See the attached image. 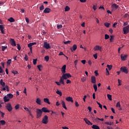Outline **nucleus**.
<instances>
[{
	"label": "nucleus",
	"mask_w": 129,
	"mask_h": 129,
	"mask_svg": "<svg viewBox=\"0 0 129 129\" xmlns=\"http://www.w3.org/2000/svg\"><path fill=\"white\" fill-rule=\"evenodd\" d=\"M113 40V36L111 35L110 36V42L111 43V42H112Z\"/></svg>",
	"instance_id": "864d4df0"
},
{
	"label": "nucleus",
	"mask_w": 129,
	"mask_h": 129,
	"mask_svg": "<svg viewBox=\"0 0 129 129\" xmlns=\"http://www.w3.org/2000/svg\"><path fill=\"white\" fill-rule=\"evenodd\" d=\"M120 58L122 61H125L127 58V54H121Z\"/></svg>",
	"instance_id": "1a4fd4ad"
},
{
	"label": "nucleus",
	"mask_w": 129,
	"mask_h": 129,
	"mask_svg": "<svg viewBox=\"0 0 129 129\" xmlns=\"http://www.w3.org/2000/svg\"><path fill=\"white\" fill-rule=\"evenodd\" d=\"M6 107L8 111H9V112H11V111L13 110V107L12 106V104H11V103H8L6 105Z\"/></svg>",
	"instance_id": "20e7f679"
},
{
	"label": "nucleus",
	"mask_w": 129,
	"mask_h": 129,
	"mask_svg": "<svg viewBox=\"0 0 129 129\" xmlns=\"http://www.w3.org/2000/svg\"><path fill=\"white\" fill-rule=\"evenodd\" d=\"M81 81L82 82H84L86 81V77H83V78L81 79Z\"/></svg>",
	"instance_id": "603ef678"
},
{
	"label": "nucleus",
	"mask_w": 129,
	"mask_h": 129,
	"mask_svg": "<svg viewBox=\"0 0 129 129\" xmlns=\"http://www.w3.org/2000/svg\"><path fill=\"white\" fill-rule=\"evenodd\" d=\"M0 73L4 74V70H3V68H2V67H0Z\"/></svg>",
	"instance_id": "3c124183"
},
{
	"label": "nucleus",
	"mask_w": 129,
	"mask_h": 129,
	"mask_svg": "<svg viewBox=\"0 0 129 129\" xmlns=\"http://www.w3.org/2000/svg\"><path fill=\"white\" fill-rule=\"evenodd\" d=\"M56 93H57V94H58V95H59L60 96H62V92H61V91L57 90L56 92Z\"/></svg>",
	"instance_id": "c85d7f7f"
},
{
	"label": "nucleus",
	"mask_w": 129,
	"mask_h": 129,
	"mask_svg": "<svg viewBox=\"0 0 129 129\" xmlns=\"http://www.w3.org/2000/svg\"><path fill=\"white\" fill-rule=\"evenodd\" d=\"M44 9H45V7H44V5H41V6L39 7V10H40V11H43V10H44Z\"/></svg>",
	"instance_id": "a19ab883"
},
{
	"label": "nucleus",
	"mask_w": 129,
	"mask_h": 129,
	"mask_svg": "<svg viewBox=\"0 0 129 129\" xmlns=\"http://www.w3.org/2000/svg\"><path fill=\"white\" fill-rule=\"evenodd\" d=\"M25 20H26V23H27V24H29V23H30L29 20V18H26Z\"/></svg>",
	"instance_id": "0e129e2a"
},
{
	"label": "nucleus",
	"mask_w": 129,
	"mask_h": 129,
	"mask_svg": "<svg viewBox=\"0 0 129 129\" xmlns=\"http://www.w3.org/2000/svg\"><path fill=\"white\" fill-rule=\"evenodd\" d=\"M94 51H100V52H101V51H102V47H101L99 45H96L94 47Z\"/></svg>",
	"instance_id": "423d86ee"
},
{
	"label": "nucleus",
	"mask_w": 129,
	"mask_h": 129,
	"mask_svg": "<svg viewBox=\"0 0 129 129\" xmlns=\"http://www.w3.org/2000/svg\"><path fill=\"white\" fill-rule=\"evenodd\" d=\"M43 47L45 48V49H48L51 48L50 46V44L48 43L47 42H45L43 43Z\"/></svg>",
	"instance_id": "6e6552de"
},
{
	"label": "nucleus",
	"mask_w": 129,
	"mask_h": 129,
	"mask_svg": "<svg viewBox=\"0 0 129 129\" xmlns=\"http://www.w3.org/2000/svg\"><path fill=\"white\" fill-rule=\"evenodd\" d=\"M97 104L99 105V107H100V108L101 109H102V105H101V104H100V103L98 102V101H96Z\"/></svg>",
	"instance_id": "4c0bfd02"
},
{
	"label": "nucleus",
	"mask_w": 129,
	"mask_h": 129,
	"mask_svg": "<svg viewBox=\"0 0 129 129\" xmlns=\"http://www.w3.org/2000/svg\"><path fill=\"white\" fill-rule=\"evenodd\" d=\"M93 9L94 11H96V9H97V8H96V6L93 5Z\"/></svg>",
	"instance_id": "774afa93"
},
{
	"label": "nucleus",
	"mask_w": 129,
	"mask_h": 129,
	"mask_svg": "<svg viewBox=\"0 0 129 129\" xmlns=\"http://www.w3.org/2000/svg\"><path fill=\"white\" fill-rule=\"evenodd\" d=\"M93 57L95 58V59H97V53L94 54Z\"/></svg>",
	"instance_id": "338daca9"
},
{
	"label": "nucleus",
	"mask_w": 129,
	"mask_h": 129,
	"mask_svg": "<svg viewBox=\"0 0 129 129\" xmlns=\"http://www.w3.org/2000/svg\"><path fill=\"white\" fill-rule=\"evenodd\" d=\"M66 100H67V101L73 102V99L71 97H68L66 98Z\"/></svg>",
	"instance_id": "6ab92c4d"
},
{
	"label": "nucleus",
	"mask_w": 129,
	"mask_h": 129,
	"mask_svg": "<svg viewBox=\"0 0 129 129\" xmlns=\"http://www.w3.org/2000/svg\"><path fill=\"white\" fill-rule=\"evenodd\" d=\"M110 25V23L106 22L104 23V26L106 27V28H109V26Z\"/></svg>",
	"instance_id": "2f4dec72"
},
{
	"label": "nucleus",
	"mask_w": 129,
	"mask_h": 129,
	"mask_svg": "<svg viewBox=\"0 0 129 129\" xmlns=\"http://www.w3.org/2000/svg\"><path fill=\"white\" fill-rule=\"evenodd\" d=\"M8 20L9 22H10V23H14V22H15V19H13V17L9 18Z\"/></svg>",
	"instance_id": "cd10ccee"
},
{
	"label": "nucleus",
	"mask_w": 129,
	"mask_h": 129,
	"mask_svg": "<svg viewBox=\"0 0 129 129\" xmlns=\"http://www.w3.org/2000/svg\"><path fill=\"white\" fill-rule=\"evenodd\" d=\"M23 93H25L26 95H27V89L26 88V87L24 88Z\"/></svg>",
	"instance_id": "052dcab7"
},
{
	"label": "nucleus",
	"mask_w": 129,
	"mask_h": 129,
	"mask_svg": "<svg viewBox=\"0 0 129 129\" xmlns=\"http://www.w3.org/2000/svg\"><path fill=\"white\" fill-rule=\"evenodd\" d=\"M43 13H44V14H49V13H51V9L50 8H46L43 11Z\"/></svg>",
	"instance_id": "dca6fc26"
},
{
	"label": "nucleus",
	"mask_w": 129,
	"mask_h": 129,
	"mask_svg": "<svg viewBox=\"0 0 129 129\" xmlns=\"http://www.w3.org/2000/svg\"><path fill=\"white\" fill-rule=\"evenodd\" d=\"M7 96L8 97V98L12 99L14 97V95H13L11 93H9V94H7Z\"/></svg>",
	"instance_id": "bb28decb"
},
{
	"label": "nucleus",
	"mask_w": 129,
	"mask_h": 129,
	"mask_svg": "<svg viewBox=\"0 0 129 129\" xmlns=\"http://www.w3.org/2000/svg\"><path fill=\"white\" fill-rule=\"evenodd\" d=\"M77 49V45L74 44L73 47L70 48V49L71 50L72 52H74V51H76V49Z\"/></svg>",
	"instance_id": "4468645a"
},
{
	"label": "nucleus",
	"mask_w": 129,
	"mask_h": 129,
	"mask_svg": "<svg viewBox=\"0 0 129 129\" xmlns=\"http://www.w3.org/2000/svg\"><path fill=\"white\" fill-rule=\"evenodd\" d=\"M70 11V7L66 6L64 9V12H69Z\"/></svg>",
	"instance_id": "c756f323"
},
{
	"label": "nucleus",
	"mask_w": 129,
	"mask_h": 129,
	"mask_svg": "<svg viewBox=\"0 0 129 129\" xmlns=\"http://www.w3.org/2000/svg\"><path fill=\"white\" fill-rule=\"evenodd\" d=\"M42 113H43V111L41 109L39 108L36 109V118H40L42 116Z\"/></svg>",
	"instance_id": "f03ea898"
},
{
	"label": "nucleus",
	"mask_w": 129,
	"mask_h": 129,
	"mask_svg": "<svg viewBox=\"0 0 129 129\" xmlns=\"http://www.w3.org/2000/svg\"><path fill=\"white\" fill-rule=\"evenodd\" d=\"M61 105L64 109H67V107H66V104H65V102L64 101H61Z\"/></svg>",
	"instance_id": "393cba45"
},
{
	"label": "nucleus",
	"mask_w": 129,
	"mask_h": 129,
	"mask_svg": "<svg viewBox=\"0 0 129 129\" xmlns=\"http://www.w3.org/2000/svg\"><path fill=\"white\" fill-rule=\"evenodd\" d=\"M41 111H42L43 112H45V113H49L50 112V110H48V109L46 107H43L41 109Z\"/></svg>",
	"instance_id": "f3484780"
},
{
	"label": "nucleus",
	"mask_w": 129,
	"mask_h": 129,
	"mask_svg": "<svg viewBox=\"0 0 129 129\" xmlns=\"http://www.w3.org/2000/svg\"><path fill=\"white\" fill-rule=\"evenodd\" d=\"M88 109L89 112H90L92 110V108H91V107H90V106H88Z\"/></svg>",
	"instance_id": "6e6d98bb"
},
{
	"label": "nucleus",
	"mask_w": 129,
	"mask_h": 129,
	"mask_svg": "<svg viewBox=\"0 0 129 129\" xmlns=\"http://www.w3.org/2000/svg\"><path fill=\"white\" fill-rule=\"evenodd\" d=\"M33 63L34 65H36L37 64V59H33Z\"/></svg>",
	"instance_id": "de8ad7c7"
},
{
	"label": "nucleus",
	"mask_w": 129,
	"mask_h": 129,
	"mask_svg": "<svg viewBox=\"0 0 129 129\" xmlns=\"http://www.w3.org/2000/svg\"><path fill=\"white\" fill-rule=\"evenodd\" d=\"M12 73L14 74V75H16V74H18V71H12Z\"/></svg>",
	"instance_id": "c03bdc74"
},
{
	"label": "nucleus",
	"mask_w": 129,
	"mask_h": 129,
	"mask_svg": "<svg viewBox=\"0 0 129 129\" xmlns=\"http://www.w3.org/2000/svg\"><path fill=\"white\" fill-rule=\"evenodd\" d=\"M71 43V41H70V40L64 42V44L65 45H67V44H70Z\"/></svg>",
	"instance_id": "49530a36"
},
{
	"label": "nucleus",
	"mask_w": 129,
	"mask_h": 129,
	"mask_svg": "<svg viewBox=\"0 0 129 129\" xmlns=\"http://www.w3.org/2000/svg\"><path fill=\"white\" fill-rule=\"evenodd\" d=\"M112 10H117V9H118V5H116V4H114L112 5Z\"/></svg>",
	"instance_id": "a211bd4d"
},
{
	"label": "nucleus",
	"mask_w": 129,
	"mask_h": 129,
	"mask_svg": "<svg viewBox=\"0 0 129 129\" xmlns=\"http://www.w3.org/2000/svg\"><path fill=\"white\" fill-rule=\"evenodd\" d=\"M2 51H3V52H4L6 50V49H7V48H8V46H2Z\"/></svg>",
	"instance_id": "72a5a7b5"
},
{
	"label": "nucleus",
	"mask_w": 129,
	"mask_h": 129,
	"mask_svg": "<svg viewBox=\"0 0 129 129\" xmlns=\"http://www.w3.org/2000/svg\"><path fill=\"white\" fill-rule=\"evenodd\" d=\"M129 25H128L127 26L124 27L123 29V31L124 32V34H128V33H129Z\"/></svg>",
	"instance_id": "9d476101"
},
{
	"label": "nucleus",
	"mask_w": 129,
	"mask_h": 129,
	"mask_svg": "<svg viewBox=\"0 0 129 129\" xmlns=\"http://www.w3.org/2000/svg\"><path fill=\"white\" fill-rule=\"evenodd\" d=\"M120 71H122V72L125 73V74H127L128 73V69H127V68L125 67H121L120 69Z\"/></svg>",
	"instance_id": "39448f33"
},
{
	"label": "nucleus",
	"mask_w": 129,
	"mask_h": 129,
	"mask_svg": "<svg viewBox=\"0 0 129 129\" xmlns=\"http://www.w3.org/2000/svg\"><path fill=\"white\" fill-rule=\"evenodd\" d=\"M105 124H107L108 125H111V122H105Z\"/></svg>",
	"instance_id": "4d7b16f0"
},
{
	"label": "nucleus",
	"mask_w": 129,
	"mask_h": 129,
	"mask_svg": "<svg viewBox=\"0 0 129 129\" xmlns=\"http://www.w3.org/2000/svg\"><path fill=\"white\" fill-rule=\"evenodd\" d=\"M42 123H44V124H47V123H48V122H49V120H48V116H47V115H45L42 120Z\"/></svg>",
	"instance_id": "7ed1b4c3"
},
{
	"label": "nucleus",
	"mask_w": 129,
	"mask_h": 129,
	"mask_svg": "<svg viewBox=\"0 0 129 129\" xmlns=\"http://www.w3.org/2000/svg\"><path fill=\"white\" fill-rule=\"evenodd\" d=\"M41 102V99H40L39 98H37L36 100V103L37 104H38V105H41V104H42Z\"/></svg>",
	"instance_id": "aec40b11"
},
{
	"label": "nucleus",
	"mask_w": 129,
	"mask_h": 129,
	"mask_svg": "<svg viewBox=\"0 0 129 129\" xmlns=\"http://www.w3.org/2000/svg\"><path fill=\"white\" fill-rule=\"evenodd\" d=\"M108 39H109V35H108V34H105V39L107 40Z\"/></svg>",
	"instance_id": "37998d69"
},
{
	"label": "nucleus",
	"mask_w": 129,
	"mask_h": 129,
	"mask_svg": "<svg viewBox=\"0 0 129 129\" xmlns=\"http://www.w3.org/2000/svg\"><path fill=\"white\" fill-rule=\"evenodd\" d=\"M43 101L45 103H47V104H51V103H50V101H49V99H48L47 98L43 99Z\"/></svg>",
	"instance_id": "b1692460"
},
{
	"label": "nucleus",
	"mask_w": 129,
	"mask_h": 129,
	"mask_svg": "<svg viewBox=\"0 0 129 129\" xmlns=\"http://www.w3.org/2000/svg\"><path fill=\"white\" fill-rule=\"evenodd\" d=\"M0 85H2L3 87H5L6 86V83L4 82V80L1 79L0 80Z\"/></svg>",
	"instance_id": "4be33fe9"
},
{
	"label": "nucleus",
	"mask_w": 129,
	"mask_h": 129,
	"mask_svg": "<svg viewBox=\"0 0 129 129\" xmlns=\"http://www.w3.org/2000/svg\"><path fill=\"white\" fill-rule=\"evenodd\" d=\"M84 121H85L86 123L87 124H88V125H92L93 124L89 121L87 118H84Z\"/></svg>",
	"instance_id": "f8f14e48"
},
{
	"label": "nucleus",
	"mask_w": 129,
	"mask_h": 129,
	"mask_svg": "<svg viewBox=\"0 0 129 129\" xmlns=\"http://www.w3.org/2000/svg\"><path fill=\"white\" fill-rule=\"evenodd\" d=\"M37 68H38V70L39 71H42V69L41 68H43V66L41 64L37 66Z\"/></svg>",
	"instance_id": "e433bc0d"
},
{
	"label": "nucleus",
	"mask_w": 129,
	"mask_h": 129,
	"mask_svg": "<svg viewBox=\"0 0 129 129\" xmlns=\"http://www.w3.org/2000/svg\"><path fill=\"white\" fill-rule=\"evenodd\" d=\"M37 43L36 42H32V43H30L29 44H28V47L29 48L30 50V52L32 53V46H34V45H36Z\"/></svg>",
	"instance_id": "0eeeda50"
},
{
	"label": "nucleus",
	"mask_w": 129,
	"mask_h": 129,
	"mask_svg": "<svg viewBox=\"0 0 129 129\" xmlns=\"http://www.w3.org/2000/svg\"><path fill=\"white\" fill-rule=\"evenodd\" d=\"M6 88L7 89V91H8L9 92V91H10V89H9V86L8 85H6Z\"/></svg>",
	"instance_id": "e2e57ef3"
},
{
	"label": "nucleus",
	"mask_w": 129,
	"mask_h": 129,
	"mask_svg": "<svg viewBox=\"0 0 129 129\" xmlns=\"http://www.w3.org/2000/svg\"><path fill=\"white\" fill-rule=\"evenodd\" d=\"M0 113L1 114V116L2 117H4V116H5V113L2 112V111H0Z\"/></svg>",
	"instance_id": "13d9d810"
},
{
	"label": "nucleus",
	"mask_w": 129,
	"mask_h": 129,
	"mask_svg": "<svg viewBox=\"0 0 129 129\" xmlns=\"http://www.w3.org/2000/svg\"><path fill=\"white\" fill-rule=\"evenodd\" d=\"M116 107H120V103L119 102H118L116 103Z\"/></svg>",
	"instance_id": "09e8293b"
},
{
	"label": "nucleus",
	"mask_w": 129,
	"mask_h": 129,
	"mask_svg": "<svg viewBox=\"0 0 129 129\" xmlns=\"http://www.w3.org/2000/svg\"><path fill=\"white\" fill-rule=\"evenodd\" d=\"M11 63H12V59H8V61H7V63L8 65H11Z\"/></svg>",
	"instance_id": "ea45409f"
},
{
	"label": "nucleus",
	"mask_w": 129,
	"mask_h": 129,
	"mask_svg": "<svg viewBox=\"0 0 129 129\" xmlns=\"http://www.w3.org/2000/svg\"><path fill=\"white\" fill-rule=\"evenodd\" d=\"M94 73L95 74L96 76H98L99 74H98V71H95Z\"/></svg>",
	"instance_id": "5fc2aeb1"
},
{
	"label": "nucleus",
	"mask_w": 129,
	"mask_h": 129,
	"mask_svg": "<svg viewBox=\"0 0 129 129\" xmlns=\"http://www.w3.org/2000/svg\"><path fill=\"white\" fill-rule=\"evenodd\" d=\"M118 86H120V85H121V81L119 79L118 80Z\"/></svg>",
	"instance_id": "8fccbe9b"
},
{
	"label": "nucleus",
	"mask_w": 129,
	"mask_h": 129,
	"mask_svg": "<svg viewBox=\"0 0 129 129\" xmlns=\"http://www.w3.org/2000/svg\"><path fill=\"white\" fill-rule=\"evenodd\" d=\"M0 122L1 124H2V125H5V124H6V121H5L4 120H1L0 121Z\"/></svg>",
	"instance_id": "c9c22d12"
},
{
	"label": "nucleus",
	"mask_w": 129,
	"mask_h": 129,
	"mask_svg": "<svg viewBox=\"0 0 129 129\" xmlns=\"http://www.w3.org/2000/svg\"><path fill=\"white\" fill-rule=\"evenodd\" d=\"M4 29H5V27H4V25H0V31H1V33L2 34H5V31H4Z\"/></svg>",
	"instance_id": "412c9836"
},
{
	"label": "nucleus",
	"mask_w": 129,
	"mask_h": 129,
	"mask_svg": "<svg viewBox=\"0 0 129 129\" xmlns=\"http://www.w3.org/2000/svg\"><path fill=\"white\" fill-rule=\"evenodd\" d=\"M70 77H72V76H71V75H70L69 73H65L64 74H62V75L60 79V83H61V84H63V85H64L65 83H64V80H66V79L68 78H70Z\"/></svg>",
	"instance_id": "f257e3e1"
},
{
	"label": "nucleus",
	"mask_w": 129,
	"mask_h": 129,
	"mask_svg": "<svg viewBox=\"0 0 129 129\" xmlns=\"http://www.w3.org/2000/svg\"><path fill=\"white\" fill-rule=\"evenodd\" d=\"M91 81L92 83H93L94 84L96 83V79L95 78V76H92L91 78Z\"/></svg>",
	"instance_id": "2eb2a0df"
},
{
	"label": "nucleus",
	"mask_w": 129,
	"mask_h": 129,
	"mask_svg": "<svg viewBox=\"0 0 129 129\" xmlns=\"http://www.w3.org/2000/svg\"><path fill=\"white\" fill-rule=\"evenodd\" d=\"M92 128L93 129H100V128L98 126V125L96 124H94L92 126Z\"/></svg>",
	"instance_id": "a878e982"
},
{
	"label": "nucleus",
	"mask_w": 129,
	"mask_h": 129,
	"mask_svg": "<svg viewBox=\"0 0 129 129\" xmlns=\"http://www.w3.org/2000/svg\"><path fill=\"white\" fill-rule=\"evenodd\" d=\"M49 56L48 55H46L44 57V60L46 61V62H48V61H49Z\"/></svg>",
	"instance_id": "473e14b6"
},
{
	"label": "nucleus",
	"mask_w": 129,
	"mask_h": 129,
	"mask_svg": "<svg viewBox=\"0 0 129 129\" xmlns=\"http://www.w3.org/2000/svg\"><path fill=\"white\" fill-rule=\"evenodd\" d=\"M10 43L11 45H12V46H13L14 47H16V46H17V44H16V41L13 38H11L10 39Z\"/></svg>",
	"instance_id": "9b49d317"
},
{
	"label": "nucleus",
	"mask_w": 129,
	"mask_h": 129,
	"mask_svg": "<svg viewBox=\"0 0 129 129\" xmlns=\"http://www.w3.org/2000/svg\"><path fill=\"white\" fill-rule=\"evenodd\" d=\"M94 89L95 90V92H96L97 91V85L96 84H94L93 85Z\"/></svg>",
	"instance_id": "f704fd0d"
},
{
	"label": "nucleus",
	"mask_w": 129,
	"mask_h": 129,
	"mask_svg": "<svg viewBox=\"0 0 129 129\" xmlns=\"http://www.w3.org/2000/svg\"><path fill=\"white\" fill-rule=\"evenodd\" d=\"M117 25V23L115 22L113 24V28H116V25Z\"/></svg>",
	"instance_id": "680f3d73"
},
{
	"label": "nucleus",
	"mask_w": 129,
	"mask_h": 129,
	"mask_svg": "<svg viewBox=\"0 0 129 129\" xmlns=\"http://www.w3.org/2000/svg\"><path fill=\"white\" fill-rule=\"evenodd\" d=\"M17 49L19 50V51L21 50V45H20V44L18 43L17 44Z\"/></svg>",
	"instance_id": "79ce46f5"
},
{
	"label": "nucleus",
	"mask_w": 129,
	"mask_h": 129,
	"mask_svg": "<svg viewBox=\"0 0 129 129\" xmlns=\"http://www.w3.org/2000/svg\"><path fill=\"white\" fill-rule=\"evenodd\" d=\"M107 96L108 99H109V100H110V101L112 100V98L111 95L108 94L107 95Z\"/></svg>",
	"instance_id": "7c9ffc66"
},
{
	"label": "nucleus",
	"mask_w": 129,
	"mask_h": 129,
	"mask_svg": "<svg viewBox=\"0 0 129 129\" xmlns=\"http://www.w3.org/2000/svg\"><path fill=\"white\" fill-rule=\"evenodd\" d=\"M15 109H19V108H20V104H17L15 106Z\"/></svg>",
	"instance_id": "a18cd8bd"
},
{
	"label": "nucleus",
	"mask_w": 129,
	"mask_h": 129,
	"mask_svg": "<svg viewBox=\"0 0 129 129\" xmlns=\"http://www.w3.org/2000/svg\"><path fill=\"white\" fill-rule=\"evenodd\" d=\"M55 83H56V84H57V85H58V86H60V85H61V83H60V81L55 82Z\"/></svg>",
	"instance_id": "bf43d9fd"
},
{
	"label": "nucleus",
	"mask_w": 129,
	"mask_h": 129,
	"mask_svg": "<svg viewBox=\"0 0 129 129\" xmlns=\"http://www.w3.org/2000/svg\"><path fill=\"white\" fill-rule=\"evenodd\" d=\"M4 100L5 102H8V101H10V98L7 96H5L4 97Z\"/></svg>",
	"instance_id": "5701e85b"
},
{
	"label": "nucleus",
	"mask_w": 129,
	"mask_h": 129,
	"mask_svg": "<svg viewBox=\"0 0 129 129\" xmlns=\"http://www.w3.org/2000/svg\"><path fill=\"white\" fill-rule=\"evenodd\" d=\"M57 29H61V28H62V25H57Z\"/></svg>",
	"instance_id": "69168bd1"
},
{
	"label": "nucleus",
	"mask_w": 129,
	"mask_h": 129,
	"mask_svg": "<svg viewBox=\"0 0 129 129\" xmlns=\"http://www.w3.org/2000/svg\"><path fill=\"white\" fill-rule=\"evenodd\" d=\"M61 73L64 74L66 73V65H63L61 69Z\"/></svg>",
	"instance_id": "ddd939ff"
},
{
	"label": "nucleus",
	"mask_w": 129,
	"mask_h": 129,
	"mask_svg": "<svg viewBox=\"0 0 129 129\" xmlns=\"http://www.w3.org/2000/svg\"><path fill=\"white\" fill-rule=\"evenodd\" d=\"M107 68H108L109 70H111V69H112V65L107 64Z\"/></svg>",
	"instance_id": "58836bf2"
}]
</instances>
